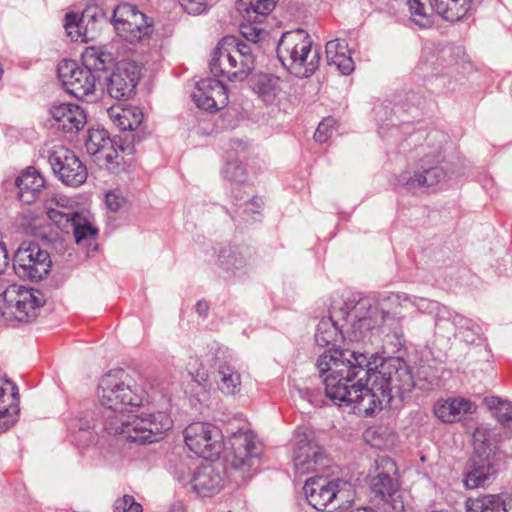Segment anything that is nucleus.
I'll use <instances>...</instances> for the list:
<instances>
[{
    "label": "nucleus",
    "instance_id": "obj_43",
    "mask_svg": "<svg viewBox=\"0 0 512 512\" xmlns=\"http://www.w3.org/2000/svg\"><path fill=\"white\" fill-rule=\"evenodd\" d=\"M454 316H460L457 313L450 311L446 306H441L435 315V327L443 335L449 337L454 335L457 337V330L453 326Z\"/></svg>",
    "mask_w": 512,
    "mask_h": 512
},
{
    "label": "nucleus",
    "instance_id": "obj_59",
    "mask_svg": "<svg viewBox=\"0 0 512 512\" xmlns=\"http://www.w3.org/2000/svg\"><path fill=\"white\" fill-rule=\"evenodd\" d=\"M195 381L198 382V383H201V381H206V378H205L204 375H200L199 373H197Z\"/></svg>",
    "mask_w": 512,
    "mask_h": 512
},
{
    "label": "nucleus",
    "instance_id": "obj_61",
    "mask_svg": "<svg viewBox=\"0 0 512 512\" xmlns=\"http://www.w3.org/2000/svg\"><path fill=\"white\" fill-rule=\"evenodd\" d=\"M344 52H348V47L346 48V51H341L340 49H337V54H338V55H339V54L341 55V54H343Z\"/></svg>",
    "mask_w": 512,
    "mask_h": 512
},
{
    "label": "nucleus",
    "instance_id": "obj_16",
    "mask_svg": "<svg viewBox=\"0 0 512 512\" xmlns=\"http://www.w3.org/2000/svg\"><path fill=\"white\" fill-rule=\"evenodd\" d=\"M53 172L68 186L77 187L87 178V169L76 154L64 147L54 150L49 156Z\"/></svg>",
    "mask_w": 512,
    "mask_h": 512
},
{
    "label": "nucleus",
    "instance_id": "obj_47",
    "mask_svg": "<svg viewBox=\"0 0 512 512\" xmlns=\"http://www.w3.org/2000/svg\"><path fill=\"white\" fill-rule=\"evenodd\" d=\"M407 5L409 6L413 21L418 25L425 27L429 23L427 13L428 9L426 6L421 2V0H407Z\"/></svg>",
    "mask_w": 512,
    "mask_h": 512
},
{
    "label": "nucleus",
    "instance_id": "obj_57",
    "mask_svg": "<svg viewBox=\"0 0 512 512\" xmlns=\"http://www.w3.org/2000/svg\"><path fill=\"white\" fill-rule=\"evenodd\" d=\"M209 310L208 303L206 301H198L196 304V312L200 316H206Z\"/></svg>",
    "mask_w": 512,
    "mask_h": 512
},
{
    "label": "nucleus",
    "instance_id": "obj_20",
    "mask_svg": "<svg viewBox=\"0 0 512 512\" xmlns=\"http://www.w3.org/2000/svg\"><path fill=\"white\" fill-rule=\"evenodd\" d=\"M497 461L498 459L493 457L473 453L464 474V487L472 490L483 488L490 484L497 474Z\"/></svg>",
    "mask_w": 512,
    "mask_h": 512
},
{
    "label": "nucleus",
    "instance_id": "obj_41",
    "mask_svg": "<svg viewBox=\"0 0 512 512\" xmlns=\"http://www.w3.org/2000/svg\"><path fill=\"white\" fill-rule=\"evenodd\" d=\"M221 266L233 273L241 271L247 264L246 258L243 254L235 248L223 249L219 255Z\"/></svg>",
    "mask_w": 512,
    "mask_h": 512
},
{
    "label": "nucleus",
    "instance_id": "obj_10",
    "mask_svg": "<svg viewBox=\"0 0 512 512\" xmlns=\"http://www.w3.org/2000/svg\"><path fill=\"white\" fill-rule=\"evenodd\" d=\"M58 77L64 89L75 98L93 101L96 99L97 83L101 75H96L73 60H63L57 68Z\"/></svg>",
    "mask_w": 512,
    "mask_h": 512
},
{
    "label": "nucleus",
    "instance_id": "obj_28",
    "mask_svg": "<svg viewBox=\"0 0 512 512\" xmlns=\"http://www.w3.org/2000/svg\"><path fill=\"white\" fill-rule=\"evenodd\" d=\"M18 198L25 204L33 203L45 185L42 175L34 168L28 167L15 181Z\"/></svg>",
    "mask_w": 512,
    "mask_h": 512
},
{
    "label": "nucleus",
    "instance_id": "obj_34",
    "mask_svg": "<svg viewBox=\"0 0 512 512\" xmlns=\"http://www.w3.org/2000/svg\"><path fill=\"white\" fill-rule=\"evenodd\" d=\"M281 79L270 74L259 75L253 83L254 92L266 103H273L281 93Z\"/></svg>",
    "mask_w": 512,
    "mask_h": 512
},
{
    "label": "nucleus",
    "instance_id": "obj_48",
    "mask_svg": "<svg viewBox=\"0 0 512 512\" xmlns=\"http://www.w3.org/2000/svg\"><path fill=\"white\" fill-rule=\"evenodd\" d=\"M223 173L232 182L243 183L245 181V168L238 161L228 162L223 169Z\"/></svg>",
    "mask_w": 512,
    "mask_h": 512
},
{
    "label": "nucleus",
    "instance_id": "obj_15",
    "mask_svg": "<svg viewBox=\"0 0 512 512\" xmlns=\"http://www.w3.org/2000/svg\"><path fill=\"white\" fill-rule=\"evenodd\" d=\"M140 76L141 68L134 61H120L106 77L109 96L116 100L129 99L135 94Z\"/></svg>",
    "mask_w": 512,
    "mask_h": 512
},
{
    "label": "nucleus",
    "instance_id": "obj_30",
    "mask_svg": "<svg viewBox=\"0 0 512 512\" xmlns=\"http://www.w3.org/2000/svg\"><path fill=\"white\" fill-rule=\"evenodd\" d=\"M347 42L343 39H335L326 44V58L328 65L336 66L343 75H349L354 71V61L350 56V51L343 54H337V49L346 51Z\"/></svg>",
    "mask_w": 512,
    "mask_h": 512
},
{
    "label": "nucleus",
    "instance_id": "obj_53",
    "mask_svg": "<svg viewBox=\"0 0 512 512\" xmlns=\"http://www.w3.org/2000/svg\"><path fill=\"white\" fill-rule=\"evenodd\" d=\"M180 5L189 14H201L206 10L207 0H179Z\"/></svg>",
    "mask_w": 512,
    "mask_h": 512
},
{
    "label": "nucleus",
    "instance_id": "obj_19",
    "mask_svg": "<svg viewBox=\"0 0 512 512\" xmlns=\"http://www.w3.org/2000/svg\"><path fill=\"white\" fill-rule=\"evenodd\" d=\"M195 104L203 110L215 112L228 103L226 87L213 78L200 80L192 93Z\"/></svg>",
    "mask_w": 512,
    "mask_h": 512
},
{
    "label": "nucleus",
    "instance_id": "obj_52",
    "mask_svg": "<svg viewBox=\"0 0 512 512\" xmlns=\"http://www.w3.org/2000/svg\"><path fill=\"white\" fill-rule=\"evenodd\" d=\"M92 428L91 419L88 417V415H85L83 417H74L72 418L68 423V429L72 433L77 432H89V430Z\"/></svg>",
    "mask_w": 512,
    "mask_h": 512
},
{
    "label": "nucleus",
    "instance_id": "obj_22",
    "mask_svg": "<svg viewBox=\"0 0 512 512\" xmlns=\"http://www.w3.org/2000/svg\"><path fill=\"white\" fill-rule=\"evenodd\" d=\"M116 145V142L109 137L105 129H89L85 147L90 155L99 156V158L105 159L108 164L119 166L124 158L118 152Z\"/></svg>",
    "mask_w": 512,
    "mask_h": 512
},
{
    "label": "nucleus",
    "instance_id": "obj_35",
    "mask_svg": "<svg viewBox=\"0 0 512 512\" xmlns=\"http://www.w3.org/2000/svg\"><path fill=\"white\" fill-rule=\"evenodd\" d=\"M79 18L83 27V42L94 40L102 24L106 23L104 12L97 7L86 8Z\"/></svg>",
    "mask_w": 512,
    "mask_h": 512
},
{
    "label": "nucleus",
    "instance_id": "obj_2",
    "mask_svg": "<svg viewBox=\"0 0 512 512\" xmlns=\"http://www.w3.org/2000/svg\"><path fill=\"white\" fill-rule=\"evenodd\" d=\"M368 366L369 357L365 353L334 347L324 351L316 362L327 398L338 406H352L358 414H364L360 404L368 392L365 377Z\"/></svg>",
    "mask_w": 512,
    "mask_h": 512
},
{
    "label": "nucleus",
    "instance_id": "obj_36",
    "mask_svg": "<svg viewBox=\"0 0 512 512\" xmlns=\"http://www.w3.org/2000/svg\"><path fill=\"white\" fill-rule=\"evenodd\" d=\"M112 55L96 47H88L82 54V62L86 69L96 75L105 72L112 64Z\"/></svg>",
    "mask_w": 512,
    "mask_h": 512
},
{
    "label": "nucleus",
    "instance_id": "obj_18",
    "mask_svg": "<svg viewBox=\"0 0 512 512\" xmlns=\"http://www.w3.org/2000/svg\"><path fill=\"white\" fill-rule=\"evenodd\" d=\"M322 459L321 448L314 443L312 434L309 432H297L295 437V448L293 451V464L295 472L305 475L316 470Z\"/></svg>",
    "mask_w": 512,
    "mask_h": 512
},
{
    "label": "nucleus",
    "instance_id": "obj_40",
    "mask_svg": "<svg viewBox=\"0 0 512 512\" xmlns=\"http://www.w3.org/2000/svg\"><path fill=\"white\" fill-rule=\"evenodd\" d=\"M453 326L458 329L457 336L466 343L473 344L480 339L481 328L471 319L464 316H454Z\"/></svg>",
    "mask_w": 512,
    "mask_h": 512
},
{
    "label": "nucleus",
    "instance_id": "obj_7",
    "mask_svg": "<svg viewBox=\"0 0 512 512\" xmlns=\"http://www.w3.org/2000/svg\"><path fill=\"white\" fill-rule=\"evenodd\" d=\"M304 492L311 506L327 512L347 509L356 497L355 488L350 481L323 476L307 479Z\"/></svg>",
    "mask_w": 512,
    "mask_h": 512
},
{
    "label": "nucleus",
    "instance_id": "obj_38",
    "mask_svg": "<svg viewBox=\"0 0 512 512\" xmlns=\"http://www.w3.org/2000/svg\"><path fill=\"white\" fill-rule=\"evenodd\" d=\"M70 231L73 232L75 242L78 245H91L95 241L98 230L95 228L87 218L80 213L76 216V220L71 226Z\"/></svg>",
    "mask_w": 512,
    "mask_h": 512
},
{
    "label": "nucleus",
    "instance_id": "obj_27",
    "mask_svg": "<svg viewBox=\"0 0 512 512\" xmlns=\"http://www.w3.org/2000/svg\"><path fill=\"white\" fill-rule=\"evenodd\" d=\"M6 386L0 385V433L14 424L19 412L18 389L9 381Z\"/></svg>",
    "mask_w": 512,
    "mask_h": 512
},
{
    "label": "nucleus",
    "instance_id": "obj_5",
    "mask_svg": "<svg viewBox=\"0 0 512 512\" xmlns=\"http://www.w3.org/2000/svg\"><path fill=\"white\" fill-rule=\"evenodd\" d=\"M254 68L252 45L232 35L225 36L218 43L210 61V71L214 76H225L231 81L246 79Z\"/></svg>",
    "mask_w": 512,
    "mask_h": 512
},
{
    "label": "nucleus",
    "instance_id": "obj_25",
    "mask_svg": "<svg viewBox=\"0 0 512 512\" xmlns=\"http://www.w3.org/2000/svg\"><path fill=\"white\" fill-rule=\"evenodd\" d=\"M213 377L217 388L225 395H235L241 389V375L230 356L218 358Z\"/></svg>",
    "mask_w": 512,
    "mask_h": 512
},
{
    "label": "nucleus",
    "instance_id": "obj_26",
    "mask_svg": "<svg viewBox=\"0 0 512 512\" xmlns=\"http://www.w3.org/2000/svg\"><path fill=\"white\" fill-rule=\"evenodd\" d=\"M476 405L465 398H448L438 401L434 406V414L444 423H453L466 414L476 411Z\"/></svg>",
    "mask_w": 512,
    "mask_h": 512
},
{
    "label": "nucleus",
    "instance_id": "obj_1",
    "mask_svg": "<svg viewBox=\"0 0 512 512\" xmlns=\"http://www.w3.org/2000/svg\"><path fill=\"white\" fill-rule=\"evenodd\" d=\"M98 397L101 405L109 410L104 422L108 434L147 444L161 440L173 425L164 411L132 414L134 409L143 406L144 391L122 369L110 371L101 378Z\"/></svg>",
    "mask_w": 512,
    "mask_h": 512
},
{
    "label": "nucleus",
    "instance_id": "obj_44",
    "mask_svg": "<svg viewBox=\"0 0 512 512\" xmlns=\"http://www.w3.org/2000/svg\"><path fill=\"white\" fill-rule=\"evenodd\" d=\"M64 28L72 41L83 42V27L76 13H68L65 17Z\"/></svg>",
    "mask_w": 512,
    "mask_h": 512
},
{
    "label": "nucleus",
    "instance_id": "obj_8",
    "mask_svg": "<svg viewBox=\"0 0 512 512\" xmlns=\"http://www.w3.org/2000/svg\"><path fill=\"white\" fill-rule=\"evenodd\" d=\"M375 470L376 475L372 477L370 486L376 505L383 512H402L405 504L396 478L395 461L387 456L378 457Z\"/></svg>",
    "mask_w": 512,
    "mask_h": 512
},
{
    "label": "nucleus",
    "instance_id": "obj_51",
    "mask_svg": "<svg viewBox=\"0 0 512 512\" xmlns=\"http://www.w3.org/2000/svg\"><path fill=\"white\" fill-rule=\"evenodd\" d=\"M142 510L141 504L130 495H124L117 499L114 504V512H142Z\"/></svg>",
    "mask_w": 512,
    "mask_h": 512
},
{
    "label": "nucleus",
    "instance_id": "obj_12",
    "mask_svg": "<svg viewBox=\"0 0 512 512\" xmlns=\"http://www.w3.org/2000/svg\"><path fill=\"white\" fill-rule=\"evenodd\" d=\"M6 302L5 313L19 322H29L37 317L38 310L45 304L44 294L37 289L12 285L3 293Z\"/></svg>",
    "mask_w": 512,
    "mask_h": 512
},
{
    "label": "nucleus",
    "instance_id": "obj_31",
    "mask_svg": "<svg viewBox=\"0 0 512 512\" xmlns=\"http://www.w3.org/2000/svg\"><path fill=\"white\" fill-rule=\"evenodd\" d=\"M345 338L342 329V320L334 316V310L331 317L322 318L316 328L315 341L320 347L334 344L339 337Z\"/></svg>",
    "mask_w": 512,
    "mask_h": 512
},
{
    "label": "nucleus",
    "instance_id": "obj_46",
    "mask_svg": "<svg viewBox=\"0 0 512 512\" xmlns=\"http://www.w3.org/2000/svg\"><path fill=\"white\" fill-rule=\"evenodd\" d=\"M122 121L119 123V128L123 131L137 129L143 121V113L138 108L125 109L123 110Z\"/></svg>",
    "mask_w": 512,
    "mask_h": 512
},
{
    "label": "nucleus",
    "instance_id": "obj_50",
    "mask_svg": "<svg viewBox=\"0 0 512 512\" xmlns=\"http://www.w3.org/2000/svg\"><path fill=\"white\" fill-rule=\"evenodd\" d=\"M335 120L333 118H325L321 121L314 133V139L318 143H326L332 136L334 131Z\"/></svg>",
    "mask_w": 512,
    "mask_h": 512
},
{
    "label": "nucleus",
    "instance_id": "obj_55",
    "mask_svg": "<svg viewBox=\"0 0 512 512\" xmlns=\"http://www.w3.org/2000/svg\"><path fill=\"white\" fill-rule=\"evenodd\" d=\"M9 265V257L6 245L3 241V235L0 232V274L4 273Z\"/></svg>",
    "mask_w": 512,
    "mask_h": 512
},
{
    "label": "nucleus",
    "instance_id": "obj_56",
    "mask_svg": "<svg viewBox=\"0 0 512 512\" xmlns=\"http://www.w3.org/2000/svg\"><path fill=\"white\" fill-rule=\"evenodd\" d=\"M123 110L124 109H120V108H110L107 112H108V115L110 117V119L112 120V122L117 125L119 127V123L120 121H122V118H125L126 116L123 115Z\"/></svg>",
    "mask_w": 512,
    "mask_h": 512
},
{
    "label": "nucleus",
    "instance_id": "obj_9",
    "mask_svg": "<svg viewBox=\"0 0 512 512\" xmlns=\"http://www.w3.org/2000/svg\"><path fill=\"white\" fill-rule=\"evenodd\" d=\"M229 444L227 462L242 480L250 478L259 467L262 443L252 431L239 429L230 436Z\"/></svg>",
    "mask_w": 512,
    "mask_h": 512
},
{
    "label": "nucleus",
    "instance_id": "obj_4",
    "mask_svg": "<svg viewBox=\"0 0 512 512\" xmlns=\"http://www.w3.org/2000/svg\"><path fill=\"white\" fill-rule=\"evenodd\" d=\"M389 315L390 311L368 298H348L338 309L334 308V316L342 320L345 338L352 342L370 340Z\"/></svg>",
    "mask_w": 512,
    "mask_h": 512
},
{
    "label": "nucleus",
    "instance_id": "obj_39",
    "mask_svg": "<svg viewBox=\"0 0 512 512\" xmlns=\"http://www.w3.org/2000/svg\"><path fill=\"white\" fill-rule=\"evenodd\" d=\"M80 213L78 211L73 210L72 208L64 207L57 203L56 208H48L47 216L48 218L62 231L69 233L71 226L76 220V216H79Z\"/></svg>",
    "mask_w": 512,
    "mask_h": 512
},
{
    "label": "nucleus",
    "instance_id": "obj_14",
    "mask_svg": "<svg viewBox=\"0 0 512 512\" xmlns=\"http://www.w3.org/2000/svg\"><path fill=\"white\" fill-rule=\"evenodd\" d=\"M184 440L192 452L203 458L218 456L222 449L221 433L210 423H191L184 430Z\"/></svg>",
    "mask_w": 512,
    "mask_h": 512
},
{
    "label": "nucleus",
    "instance_id": "obj_42",
    "mask_svg": "<svg viewBox=\"0 0 512 512\" xmlns=\"http://www.w3.org/2000/svg\"><path fill=\"white\" fill-rule=\"evenodd\" d=\"M485 404L490 410H494V415L498 422L505 425L512 421V404L497 396L485 398Z\"/></svg>",
    "mask_w": 512,
    "mask_h": 512
},
{
    "label": "nucleus",
    "instance_id": "obj_11",
    "mask_svg": "<svg viewBox=\"0 0 512 512\" xmlns=\"http://www.w3.org/2000/svg\"><path fill=\"white\" fill-rule=\"evenodd\" d=\"M50 268L49 253L36 242H23L14 253L13 269L21 279L41 280L48 275Z\"/></svg>",
    "mask_w": 512,
    "mask_h": 512
},
{
    "label": "nucleus",
    "instance_id": "obj_24",
    "mask_svg": "<svg viewBox=\"0 0 512 512\" xmlns=\"http://www.w3.org/2000/svg\"><path fill=\"white\" fill-rule=\"evenodd\" d=\"M446 178V172L429 159H421L419 170L414 173L404 171L398 176V183L409 187H432Z\"/></svg>",
    "mask_w": 512,
    "mask_h": 512
},
{
    "label": "nucleus",
    "instance_id": "obj_58",
    "mask_svg": "<svg viewBox=\"0 0 512 512\" xmlns=\"http://www.w3.org/2000/svg\"><path fill=\"white\" fill-rule=\"evenodd\" d=\"M350 512H374L372 509L370 508H367V507H361V508H357L355 510H352Z\"/></svg>",
    "mask_w": 512,
    "mask_h": 512
},
{
    "label": "nucleus",
    "instance_id": "obj_62",
    "mask_svg": "<svg viewBox=\"0 0 512 512\" xmlns=\"http://www.w3.org/2000/svg\"><path fill=\"white\" fill-rule=\"evenodd\" d=\"M241 199H242V197H241L240 199H238V196H237V195H235V200H236V201L241 200Z\"/></svg>",
    "mask_w": 512,
    "mask_h": 512
},
{
    "label": "nucleus",
    "instance_id": "obj_32",
    "mask_svg": "<svg viewBox=\"0 0 512 512\" xmlns=\"http://www.w3.org/2000/svg\"><path fill=\"white\" fill-rule=\"evenodd\" d=\"M277 0H239L238 10L245 21L262 22L273 11Z\"/></svg>",
    "mask_w": 512,
    "mask_h": 512
},
{
    "label": "nucleus",
    "instance_id": "obj_6",
    "mask_svg": "<svg viewBox=\"0 0 512 512\" xmlns=\"http://www.w3.org/2000/svg\"><path fill=\"white\" fill-rule=\"evenodd\" d=\"M282 65L299 78L311 76L319 67L320 54L312 50L310 36L302 29L283 33L277 46Z\"/></svg>",
    "mask_w": 512,
    "mask_h": 512
},
{
    "label": "nucleus",
    "instance_id": "obj_13",
    "mask_svg": "<svg viewBox=\"0 0 512 512\" xmlns=\"http://www.w3.org/2000/svg\"><path fill=\"white\" fill-rule=\"evenodd\" d=\"M113 24L119 36L131 43L151 33L145 14L129 3H121L113 9Z\"/></svg>",
    "mask_w": 512,
    "mask_h": 512
},
{
    "label": "nucleus",
    "instance_id": "obj_45",
    "mask_svg": "<svg viewBox=\"0 0 512 512\" xmlns=\"http://www.w3.org/2000/svg\"><path fill=\"white\" fill-rule=\"evenodd\" d=\"M261 22L246 21L240 25V33L244 39L252 43V47H256V44L261 40V36L265 31L258 27Z\"/></svg>",
    "mask_w": 512,
    "mask_h": 512
},
{
    "label": "nucleus",
    "instance_id": "obj_37",
    "mask_svg": "<svg viewBox=\"0 0 512 512\" xmlns=\"http://www.w3.org/2000/svg\"><path fill=\"white\" fill-rule=\"evenodd\" d=\"M467 512H507L505 502L499 495H483L466 501Z\"/></svg>",
    "mask_w": 512,
    "mask_h": 512
},
{
    "label": "nucleus",
    "instance_id": "obj_17",
    "mask_svg": "<svg viewBox=\"0 0 512 512\" xmlns=\"http://www.w3.org/2000/svg\"><path fill=\"white\" fill-rule=\"evenodd\" d=\"M474 454H482L494 459L500 455L512 457V436L502 439L500 429L486 425L478 426L473 433Z\"/></svg>",
    "mask_w": 512,
    "mask_h": 512
},
{
    "label": "nucleus",
    "instance_id": "obj_21",
    "mask_svg": "<svg viewBox=\"0 0 512 512\" xmlns=\"http://www.w3.org/2000/svg\"><path fill=\"white\" fill-rule=\"evenodd\" d=\"M223 471L221 463L206 462L200 465L190 481L192 490L202 497L218 493L222 487Z\"/></svg>",
    "mask_w": 512,
    "mask_h": 512
},
{
    "label": "nucleus",
    "instance_id": "obj_3",
    "mask_svg": "<svg viewBox=\"0 0 512 512\" xmlns=\"http://www.w3.org/2000/svg\"><path fill=\"white\" fill-rule=\"evenodd\" d=\"M373 357L374 355H371L369 359ZM372 365L373 363L369 360V366L365 372L368 392L363 396L360 404L366 416L381 411L393 398L404 399L415 385L410 368L399 359L385 361L379 367Z\"/></svg>",
    "mask_w": 512,
    "mask_h": 512
},
{
    "label": "nucleus",
    "instance_id": "obj_49",
    "mask_svg": "<svg viewBox=\"0 0 512 512\" xmlns=\"http://www.w3.org/2000/svg\"><path fill=\"white\" fill-rule=\"evenodd\" d=\"M105 203L112 212H118L127 206V199L119 190H112L106 193Z\"/></svg>",
    "mask_w": 512,
    "mask_h": 512
},
{
    "label": "nucleus",
    "instance_id": "obj_60",
    "mask_svg": "<svg viewBox=\"0 0 512 512\" xmlns=\"http://www.w3.org/2000/svg\"><path fill=\"white\" fill-rule=\"evenodd\" d=\"M117 147H118V149L120 150V152H121V153H123V152L125 151V149H126V148H124V146H123V145H121V144H120V145H118Z\"/></svg>",
    "mask_w": 512,
    "mask_h": 512
},
{
    "label": "nucleus",
    "instance_id": "obj_23",
    "mask_svg": "<svg viewBox=\"0 0 512 512\" xmlns=\"http://www.w3.org/2000/svg\"><path fill=\"white\" fill-rule=\"evenodd\" d=\"M50 114L54 121V126L66 133L78 132L87 122L84 109L73 103L53 105L50 109Z\"/></svg>",
    "mask_w": 512,
    "mask_h": 512
},
{
    "label": "nucleus",
    "instance_id": "obj_33",
    "mask_svg": "<svg viewBox=\"0 0 512 512\" xmlns=\"http://www.w3.org/2000/svg\"><path fill=\"white\" fill-rule=\"evenodd\" d=\"M387 302L394 307H415L420 312L437 313L438 308L442 305L435 301H430L426 298L411 297L406 293H395L387 298ZM394 315L397 314L396 308L392 312Z\"/></svg>",
    "mask_w": 512,
    "mask_h": 512
},
{
    "label": "nucleus",
    "instance_id": "obj_54",
    "mask_svg": "<svg viewBox=\"0 0 512 512\" xmlns=\"http://www.w3.org/2000/svg\"><path fill=\"white\" fill-rule=\"evenodd\" d=\"M264 202L262 198L253 197L249 201L245 202V214H255L258 213L259 210L263 207Z\"/></svg>",
    "mask_w": 512,
    "mask_h": 512
},
{
    "label": "nucleus",
    "instance_id": "obj_29",
    "mask_svg": "<svg viewBox=\"0 0 512 512\" xmlns=\"http://www.w3.org/2000/svg\"><path fill=\"white\" fill-rule=\"evenodd\" d=\"M430 10L446 21H459L471 9L472 0H429Z\"/></svg>",
    "mask_w": 512,
    "mask_h": 512
}]
</instances>
